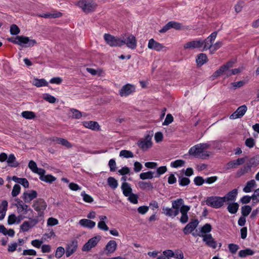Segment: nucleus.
Segmentation results:
<instances>
[{"label":"nucleus","instance_id":"nucleus-13","mask_svg":"<svg viewBox=\"0 0 259 259\" xmlns=\"http://www.w3.org/2000/svg\"><path fill=\"white\" fill-rule=\"evenodd\" d=\"M162 213L168 217L174 218L178 215L180 212L181 209L179 208H172L167 207L163 206L162 208Z\"/></svg>","mask_w":259,"mask_h":259},{"label":"nucleus","instance_id":"nucleus-25","mask_svg":"<svg viewBox=\"0 0 259 259\" xmlns=\"http://www.w3.org/2000/svg\"><path fill=\"white\" fill-rule=\"evenodd\" d=\"M238 194V190L237 189H234L233 190L229 192L225 196V202L226 201H234L235 200Z\"/></svg>","mask_w":259,"mask_h":259},{"label":"nucleus","instance_id":"nucleus-44","mask_svg":"<svg viewBox=\"0 0 259 259\" xmlns=\"http://www.w3.org/2000/svg\"><path fill=\"white\" fill-rule=\"evenodd\" d=\"M70 112L72 114V117L73 118L79 119L82 116V113L77 109H73V108L71 109Z\"/></svg>","mask_w":259,"mask_h":259},{"label":"nucleus","instance_id":"nucleus-11","mask_svg":"<svg viewBox=\"0 0 259 259\" xmlns=\"http://www.w3.org/2000/svg\"><path fill=\"white\" fill-rule=\"evenodd\" d=\"M121 40L124 42L123 45L126 44L127 47L131 49H135L137 47V40L132 34L128 35L126 38L123 37Z\"/></svg>","mask_w":259,"mask_h":259},{"label":"nucleus","instance_id":"nucleus-40","mask_svg":"<svg viewBox=\"0 0 259 259\" xmlns=\"http://www.w3.org/2000/svg\"><path fill=\"white\" fill-rule=\"evenodd\" d=\"M251 207L249 205H244L241 207V214L244 217H246L249 215L251 211Z\"/></svg>","mask_w":259,"mask_h":259},{"label":"nucleus","instance_id":"nucleus-41","mask_svg":"<svg viewBox=\"0 0 259 259\" xmlns=\"http://www.w3.org/2000/svg\"><path fill=\"white\" fill-rule=\"evenodd\" d=\"M119 156L124 158H132L134 157V154L131 151L122 150L120 152Z\"/></svg>","mask_w":259,"mask_h":259},{"label":"nucleus","instance_id":"nucleus-3","mask_svg":"<svg viewBox=\"0 0 259 259\" xmlns=\"http://www.w3.org/2000/svg\"><path fill=\"white\" fill-rule=\"evenodd\" d=\"M78 6L86 13L94 11L97 7L93 0H81L78 2Z\"/></svg>","mask_w":259,"mask_h":259},{"label":"nucleus","instance_id":"nucleus-28","mask_svg":"<svg viewBox=\"0 0 259 259\" xmlns=\"http://www.w3.org/2000/svg\"><path fill=\"white\" fill-rule=\"evenodd\" d=\"M198 66H201L207 61V57L206 54L200 53L197 56L196 60Z\"/></svg>","mask_w":259,"mask_h":259},{"label":"nucleus","instance_id":"nucleus-54","mask_svg":"<svg viewBox=\"0 0 259 259\" xmlns=\"http://www.w3.org/2000/svg\"><path fill=\"white\" fill-rule=\"evenodd\" d=\"M65 249L63 247L60 246L58 247L56 250L55 253V256L56 257L59 258L61 257L63 254L65 253Z\"/></svg>","mask_w":259,"mask_h":259},{"label":"nucleus","instance_id":"nucleus-10","mask_svg":"<svg viewBox=\"0 0 259 259\" xmlns=\"http://www.w3.org/2000/svg\"><path fill=\"white\" fill-rule=\"evenodd\" d=\"M202 237V240L205 243L208 247L213 249H215L217 247V242L212 237L211 234H207L201 235Z\"/></svg>","mask_w":259,"mask_h":259},{"label":"nucleus","instance_id":"nucleus-16","mask_svg":"<svg viewBox=\"0 0 259 259\" xmlns=\"http://www.w3.org/2000/svg\"><path fill=\"white\" fill-rule=\"evenodd\" d=\"M203 46L202 40H194L189 41L184 45V49H194L200 48Z\"/></svg>","mask_w":259,"mask_h":259},{"label":"nucleus","instance_id":"nucleus-19","mask_svg":"<svg viewBox=\"0 0 259 259\" xmlns=\"http://www.w3.org/2000/svg\"><path fill=\"white\" fill-rule=\"evenodd\" d=\"M117 248V243L114 240L109 241L105 247V250L107 251V255L114 252Z\"/></svg>","mask_w":259,"mask_h":259},{"label":"nucleus","instance_id":"nucleus-53","mask_svg":"<svg viewBox=\"0 0 259 259\" xmlns=\"http://www.w3.org/2000/svg\"><path fill=\"white\" fill-rule=\"evenodd\" d=\"M185 162L183 160L179 159V160H176L174 161V162H172L170 164V165L171 167L177 168L180 166H182L184 165Z\"/></svg>","mask_w":259,"mask_h":259},{"label":"nucleus","instance_id":"nucleus-57","mask_svg":"<svg viewBox=\"0 0 259 259\" xmlns=\"http://www.w3.org/2000/svg\"><path fill=\"white\" fill-rule=\"evenodd\" d=\"M108 166L111 171H115L116 169V163L114 159H111L108 162Z\"/></svg>","mask_w":259,"mask_h":259},{"label":"nucleus","instance_id":"nucleus-37","mask_svg":"<svg viewBox=\"0 0 259 259\" xmlns=\"http://www.w3.org/2000/svg\"><path fill=\"white\" fill-rule=\"evenodd\" d=\"M250 170V166L247 165H245L237 171L236 173V176L238 178L240 177L241 176L244 175L245 173L247 172Z\"/></svg>","mask_w":259,"mask_h":259},{"label":"nucleus","instance_id":"nucleus-30","mask_svg":"<svg viewBox=\"0 0 259 259\" xmlns=\"http://www.w3.org/2000/svg\"><path fill=\"white\" fill-rule=\"evenodd\" d=\"M53 141L57 144H61L67 148H71L72 145L66 139L61 138H55Z\"/></svg>","mask_w":259,"mask_h":259},{"label":"nucleus","instance_id":"nucleus-34","mask_svg":"<svg viewBox=\"0 0 259 259\" xmlns=\"http://www.w3.org/2000/svg\"><path fill=\"white\" fill-rule=\"evenodd\" d=\"M154 173V172L152 171H148L145 172H142L140 175V178L143 180L152 179L154 177H155L153 176Z\"/></svg>","mask_w":259,"mask_h":259},{"label":"nucleus","instance_id":"nucleus-24","mask_svg":"<svg viewBox=\"0 0 259 259\" xmlns=\"http://www.w3.org/2000/svg\"><path fill=\"white\" fill-rule=\"evenodd\" d=\"M7 162L8 165L12 167H17L19 166V163L17 161L14 154H11L9 155Z\"/></svg>","mask_w":259,"mask_h":259},{"label":"nucleus","instance_id":"nucleus-15","mask_svg":"<svg viewBox=\"0 0 259 259\" xmlns=\"http://www.w3.org/2000/svg\"><path fill=\"white\" fill-rule=\"evenodd\" d=\"M247 109V107L245 105L239 107L237 109L230 115V119H235L238 118H241L245 114Z\"/></svg>","mask_w":259,"mask_h":259},{"label":"nucleus","instance_id":"nucleus-61","mask_svg":"<svg viewBox=\"0 0 259 259\" xmlns=\"http://www.w3.org/2000/svg\"><path fill=\"white\" fill-rule=\"evenodd\" d=\"M98 228L104 231H107L109 230V227L107 226L105 222L104 221H100L98 223Z\"/></svg>","mask_w":259,"mask_h":259},{"label":"nucleus","instance_id":"nucleus-49","mask_svg":"<svg viewBox=\"0 0 259 259\" xmlns=\"http://www.w3.org/2000/svg\"><path fill=\"white\" fill-rule=\"evenodd\" d=\"M167 171V167L166 166H162L159 167L157 169V173L154 176L155 178H158L159 176L164 174Z\"/></svg>","mask_w":259,"mask_h":259},{"label":"nucleus","instance_id":"nucleus-20","mask_svg":"<svg viewBox=\"0 0 259 259\" xmlns=\"http://www.w3.org/2000/svg\"><path fill=\"white\" fill-rule=\"evenodd\" d=\"M83 125L88 128L92 130H99L100 128V125L99 123L96 121H85L82 122Z\"/></svg>","mask_w":259,"mask_h":259},{"label":"nucleus","instance_id":"nucleus-46","mask_svg":"<svg viewBox=\"0 0 259 259\" xmlns=\"http://www.w3.org/2000/svg\"><path fill=\"white\" fill-rule=\"evenodd\" d=\"M259 156L258 155H256L252 158H250L249 160V164L248 165L250 166V167L252 166H256L259 163Z\"/></svg>","mask_w":259,"mask_h":259},{"label":"nucleus","instance_id":"nucleus-56","mask_svg":"<svg viewBox=\"0 0 259 259\" xmlns=\"http://www.w3.org/2000/svg\"><path fill=\"white\" fill-rule=\"evenodd\" d=\"M128 200L133 204H137L138 202V195L134 193H132L130 195L128 196Z\"/></svg>","mask_w":259,"mask_h":259},{"label":"nucleus","instance_id":"nucleus-21","mask_svg":"<svg viewBox=\"0 0 259 259\" xmlns=\"http://www.w3.org/2000/svg\"><path fill=\"white\" fill-rule=\"evenodd\" d=\"M203 151L201 150L199 144H197L192 147L189 150V154L190 155L194 156L196 157H198Z\"/></svg>","mask_w":259,"mask_h":259},{"label":"nucleus","instance_id":"nucleus-59","mask_svg":"<svg viewBox=\"0 0 259 259\" xmlns=\"http://www.w3.org/2000/svg\"><path fill=\"white\" fill-rule=\"evenodd\" d=\"M204 179L202 177L197 176L194 179V182L196 186H201L205 182Z\"/></svg>","mask_w":259,"mask_h":259},{"label":"nucleus","instance_id":"nucleus-22","mask_svg":"<svg viewBox=\"0 0 259 259\" xmlns=\"http://www.w3.org/2000/svg\"><path fill=\"white\" fill-rule=\"evenodd\" d=\"M121 189L122 190L123 194L125 196L127 197L128 196L130 195L132 193V189L130 186V184H129L127 182H123L121 186Z\"/></svg>","mask_w":259,"mask_h":259},{"label":"nucleus","instance_id":"nucleus-64","mask_svg":"<svg viewBox=\"0 0 259 259\" xmlns=\"http://www.w3.org/2000/svg\"><path fill=\"white\" fill-rule=\"evenodd\" d=\"M134 165V170L135 172H138L140 171L143 168L142 164L138 161L135 162Z\"/></svg>","mask_w":259,"mask_h":259},{"label":"nucleus","instance_id":"nucleus-23","mask_svg":"<svg viewBox=\"0 0 259 259\" xmlns=\"http://www.w3.org/2000/svg\"><path fill=\"white\" fill-rule=\"evenodd\" d=\"M79 223L81 226L89 229L93 228L96 225V223L95 222L89 219H85L80 220Z\"/></svg>","mask_w":259,"mask_h":259},{"label":"nucleus","instance_id":"nucleus-6","mask_svg":"<svg viewBox=\"0 0 259 259\" xmlns=\"http://www.w3.org/2000/svg\"><path fill=\"white\" fill-rule=\"evenodd\" d=\"M101 239V237L100 235H97L91 239H90L87 243H85L82 248L83 251H89L92 248L95 247Z\"/></svg>","mask_w":259,"mask_h":259},{"label":"nucleus","instance_id":"nucleus-31","mask_svg":"<svg viewBox=\"0 0 259 259\" xmlns=\"http://www.w3.org/2000/svg\"><path fill=\"white\" fill-rule=\"evenodd\" d=\"M239 206V205L238 203L233 202L228 205L227 209L228 211L231 214H235L237 212Z\"/></svg>","mask_w":259,"mask_h":259},{"label":"nucleus","instance_id":"nucleus-63","mask_svg":"<svg viewBox=\"0 0 259 259\" xmlns=\"http://www.w3.org/2000/svg\"><path fill=\"white\" fill-rule=\"evenodd\" d=\"M59 223V221L57 219L54 218H49L47 221V225L48 226H55L58 225Z\"/></svg>","mask_w":259,"mask_h":259},{"label":"nucleus","instance_id":"nucleus-60","mask_svg":"<svg viewBox=\"0 0 259 259\" xmlns=\"http://www.w3.org/2000/svg\"><path fill=\"white\" fill-rule=\"evenodd\" d=\"M44 99L50 103H54L56 101V99L54 96L48 94L44 95Z\"/></svg>","mask_w":259,"mask_h":259},{"label":"nucleus","instance_id":"nucleus-2","mask_svg":"<svg viewBox=\"0 0 259 259\" xmlns=\"http://www.w3.org/2000/svg\"><path fill=\"white\" fill-rule=\"evenodd\" d=\"M205 204L214 208H219L223 206L225 197L220 196L207 197L205 201Z\"/></svg>","mask_w":259,"mask_h":259},{"label":"nucleus","instance_id":"nucleus-29","mask_svg":"<svg viewBox=\"0 0 259 259\" xmlns=\"http://www.w3.org/2000/svg\"><path fill=\"white\" fill-rule=\"evenodd\" d=\"M254 253V251L253 250L250 248H246L245 249L240 250L238 253V256L243 258L249 255H252Z\"/></svg>","mask_w":259,"mask_h":259},{"label":"nucleus","instance_id":"nucleus-58","mask_svg":"<svg viewBox=\"0 0 259 259\" xmlns=\"http://www.w3.org/2000/svg\"><path fill=\"white\" fill-rule=\"evenodd\" d=\"M245 144L249 148H253L255 145V140L252 138H247L245 140Z\"/></svg>","mask_w":259,"mask_h":259},{"label":"nucleus","instance_id":"nucleus-43","mask_svg":"<svg viewBox=\"0 0 259 259\" xmlns=\"http://www.w3.org/2000/svg\"><path fill=\"white\" fill-rule=\"evenodd\" d=\"M179 185L181 186H186L188 185L190 183V180L186 177H179Z\"/></svg>","mask_w":259,"mask_h":259},{"label":"nucleus","instance_id":"nucleus-4","mask_svg":"<svg viewBox=\"0 0 259 259\" xmlns=\"http://www.w3.org/2000/svg\"><path fill=\"white\" fill-rule=\"evenodd\" d=\"M104 38L106 42L111 47H120L124 42L121 38L115 37L108 33L104 34Z\"/></svg>","mask_w":259,"mask_h":259},{"label":"nucleus","instance_id":"nucleus-51","mask_svg":"<svg viewBox=\"0 0 259 259\" xmlns=\"http://www.w3.org/2000/svg\"><path fill=\"white\" fill-rule=\"evenodd\" d=\"M10 33L12 35H17L20 33V30L16 24H12L10 27Z\"/></svg>","mask_w":259,"mask_h":259},{"label":"nucleus","instance_id":"nucleus-9","mask_svg":"<svg viewBox=\"0 0 259 259\" xmlns=\"http://www.w3.org/2000/svg\"><path fill=\"white\" fill-rule=\"evenodd\" d=\"M135 92V85L127 83L122 86L119 91V94L121 97H126Z\"/></svg>","mask_w":259,"mask_h":259},{"label":"nucleus","instance_id":"nucleus-5","mask_svg":"<svg viewBox=\"0 0 259 259\" xmlns=\"http://www.w3.org/2000/svg\"><path fill=\"white\" fill-rule=\"evenodd\" d=\"M47 204L43 199H38L32 205L34 210L38 212V217L44 215V211L46 209Z\"/></svg>","mask_w":259,"mask_h":259},{"label":"nucleus","instance_id":"nucleus-18","mask_svg":"<svg viewBox=\"0 0 259 259\" xmlns=\"http://www.w3.org/2000/svg\"><path fill=\"white\" fill-rule=\"evenodd\" d=\"M148 47L150 49L154 50L156 51H160L165 48L162 44L155 41L153 38L149 39Z\"/></svg>","mask_w":259,"mask_h":259},{"label":"nucleus","instance_id":"nucleus-36","mask_svg":"<svg viewBox=\"0 0 259 259\" xmlns=\"http://www.w3.org/2000/svg\"><path fill=\"white\" fill-rule=\"evenodd\" d=\"M40 180L46 183L51 184L56 181V178L52 175H45L43 177H41Z\"/></svg>","mask_w":259,"mask_h":259},{"label":"nucleus","instance_id":"nucleus-38","mask_svg":"<svg viewBox=\"0 0 259 259\" xmlns=\"http://www.w3.org/2000/svg\"><path fill=\"white\" fill-rule=\"evenodd\" d=\"M184 201L182 198H179L175 200L172 201V208H179L181 209V207L184 204Z\"/></svg>","mask_w":259,"mask_h":259},{"label":"nucleus","instance_id":"nucleus-48","mask_svg":"<svg viewBox=\"0 0 259 259\" xmlns=\"http://www.w3.org/2000/svg\"><path fill=\"white\" fill-rule=\"evenodd\" d=\"M226 71L225 70V66L223 67L221 66L220 68L217 70L212 75L213 78H216L220 75H221L223 73L225 72Z\"/></svg>","mask_w":259,"mask_h":259},{"label":"nucleus","instance_id":"nucleus-42","mask_svg":"<svg viewBox=\"0 0 259 259\" xmlns=\"http://www.w3.org/2000/svg\"><path fill=\"white\" fill-rule=\"evenodd\" d=\"M212 230L211 225L210 224H205L200 229V232L204 234H207Z\"/></svg>","mask_w":259,"mask_h":259},{"label":"nucleus","instance_id":"nucleus-50","mask_svg":"<svg viewBox=\"0 0 259 259\" xmlns=\"http://www.w3.org/2000/svg\"><path fill=\"white\" fill-rule=\"evenodd\" d=\"M202 41L203 42V48L202 50L203 51H206L208 49H209L210 51L211 50V49L212 48V42H209V41H207L206 38L203 40H202Z\"/></svg>","mask_w":259,"mask_h":259},{"label":"nucleus","instance_id":"nucleus-27","mask_svg":"<svg viewBox=\"0 0 259 259\" xmlns=\"http://www.w3.org/2000/svg\"><path fill=\"white\" fill-rule=\"evenodd\" d=\"M7 208L8 202L6 200H3L0 205V221L4 219Z\"/></svg>","mask_w":259,"mask_h":259},{"label":"nucleus","instance_id":"nucleus-47","mask_svg":"<svg viewBox=\"0 0 259 259\" xmlns=\"http://www.w3.org/2000/svg\"><path fill=\"white\" fill-rule=\"evenodd\" d=\"M228 248L229 250V251L232 254H235L237 250L239 249V247L238 245L234 244V243H231L228 245Z\"/></svg>","mask_w":259,"mask_h":259},{"label":"nucleus","instance_id":"nucleus-1","mask_svg":"<svg viewBox=\"0 0 259 259\" xmlns=\"http://www.w3.org/2000/svg\"><path fill=\"white\" fill-rule=\"evenodd\" d=\"M7 40L11 42L20 46L22 47H31L37 44L35 39H30L28 37L23 35H18L15 38H8Z\"/></svg>","mask_w":259,"mask_h":259},{"label":"nucleus","instance_id":"nucleus-52","mask_svg":"<svg viewBox=\"0 0 259 259\" xmlns=\"http://www.w3.org/2000/svg\"><path fill=\"white\" fill-rule=\"evenodd\" d=\"M81 196L83 198V200L88 203H92L94 199L93 198L89 195L85 193V191H83L81 193Z\"/></svg>","mask_w":259,"mask_h":259},{"label":"nucleus","instance_id":"nucleus-62","mask_svg":"<svg viewBox=\"0 0 259 259\" xmlns=\"http://www.w3.org/2000/svg\"><path fill=\"white\" fill-rule=\"evenodd\" d=\"M174 120L173 116L170 114H167L166 118L162 123L163 125H167L171 123Z\"/></svg>","mask_w":259,"mask_h":259},{"label":"nucleus","instance_id":"nucleus-7","mask_svg":"<svg viewBox=\"0 0 259 259\" xmlns=\"http://www.w3.org/2000/svg\"><path fill=\"white\" fill-rule=\"evenodd\" d=\"M29 221H24L20 226V229L24 232H27L30 229L34 227L38 223V217L35 218H29Z\"/></svg>","mask_w":259,"mask_h":259},{"label":"nucleus","instance_id":"nucleus-32","mask_svg":"<svg viewBox=\"0 0 259 259\" xmlns=\"http://www.w3.org/2000/svg\"><path fill=\"white\" fill-rule=\"evenodd\" d=\"M256 185V183L254 180L248 181L243 190L245 193H249L251 191V189Z\"/></svg>","mask_w":259,"mask_h":259},{"label":"nucleus","instance_id":"nucleus-26","mask_svg":"<svg viewBox=\"0 0 259 259\" xmlns=\"http://www.w3.org/2000/svg\"><path fill=\"white\" fill-rule=\"evenodd\" d=\"M139 188L143 190H152L154 187L150 182L140 181L138 183Z\"/></svg>","mask_w":259,"mask_h":259},{"label":"nucleus","instance_id":"nucleus-12","mask_svg":"<svg viewBox=\"0 0 259 259\" xmlns=\"http://www.w3.org/2000/svg\"><path fill=\"white\" fill-rule=\"evenodd\" d=\"M78 242L75 239L72 240L69 243H68L66 246V255L69 257L74 253L77 248Z\"/></svg>","mask_w":259,"mask_h":259},{"label":"nucleus","instance_id":"nucleus-39","mask_svg":"<svg viewBox=\"0 0 259 259\" xmlns=\"http://www.w3.org/2000/svg\"><path fill=\"white\" fill-rule=\"evenodd\" d=\"M21 115L23 117L27 119H33L36 116L35 114L33 112L29 111H23Z\"/></svg>","mask_w":259,"mask_h":259},{"label":"nucleus","instance_id":"nucleus-55","mask_svg":"<svg viewBox=\"0 0 259 259\" xmlns=\"http://www.w3.org/2000/svg\"><path fill=\"white\" fill-rule=\"evenodd\" d=\"M21 190V187L18 184H15L13 188L12 191V195L13 197H16L17 196L20 192Z\"/></svg>","mask_w":259,"mask_h":259},{"label":"nucleus","instance_id":"nucleus-14","mask_svg":"<svg viewBox=\"0 0 259 259\" xmlns=\"http://www.w3.org/2000/svg\"><path fill=\"white\" fill-rule=\"evenodd\" d=\"M199 222L198 220H192L186 226L183 228V231L184 234L187 235L197 227Z\"/></svg>","mask_w":259,"mask_h":259},{"label":"nucleus","instance_id":"nucleus-17","mask_svg":"<svg viewBox=\"0 0 259 259\" xmlns=\"http://www.w3.org/2000/svg\"><path fill=\"white\" fill-rule=\"evenodd\" d=\"M37 196V193L35 190H30L29 192L25 191L22 196V198L25 203L30 202L34 198H36Z\"/></svg>","mask_w":259,"mask_h":259},{"label":"nucleus","instance_id":"nucleus-45","mask_svg":"<svg viewBox=\"0 0 259 259\" xmlns=\"http://www.w3.org/2000/svg\"><path fill=\"white\" fill-rule=\"evenodd\" d=\"M169 24L170 29L174 28L176 30H181L182 29V25L179 22L171 21L169 22Z\"/></svg>","mask_w":259,"mask_h":259},{"label":"nucleus","instance_id":"nucleus-35","mask_svg":"<svg viewBox=\"0 0 259 259\" xmlns=\"http://www.w3.org/2000/svg\"><path fill=\"white\" fill-rule=\"evenodd\" d=\"M108 185L112 189H115L118 186L117 181L113 177H110L107 179Z\"/></svg>","mask_w":259,"mask_h":259},{"label":"nucleus","instance_id":"nucleus-8","mask_svg":"<svg viewBox=\"0 0 259 259\" xmlns=\"http://www.w3.org/2000/svg\"><path fill=\"white\" fill-rule=\"evenodd\" d=\"M152 135L148 134L144 139H142L138 142V146L143 151L147 150L152 145Z\"/></svg>","mask_w":259,"mask_h":259},{"label":"nucleus","instance_id":"nucleus-33","mask_svg":"<svg viewBox=\"0 0 259 259\" xmlns=\"http://www.w3.org/2000/svg\"><path fill=\"white\" fill-rule=\"evenodd\" d=\"M33 84L36 87H41L47 86L48 84V83L44 78H42V79L35 78L33 80Z\"/></svg>","mask_w":259,"mask_h":259}]
</instances>
